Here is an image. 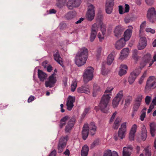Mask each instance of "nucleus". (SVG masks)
I'll use <instances>...</instances> for the list:
<instances>
[{
  "instance_id": "obj_1",
  "label": "nucleus",
  "mask_w": 156,
  "mask_h": 156,
  "mask_svg": "<svg viewBox=\"0 0 156 156\" xmlns=\"http://www.w3.org/2000/svg\"><path fill=\"white\" fill-rule=\"evenodd\" d=\"M112 87H108L107 88L104 92L101 100L99 107L101 110L105 113H107L109 109L108 103L110 98Z\"/></svg>"
},
{
  "instance_id": "obj_2",
  "label": "nucleus",
  "mask_w": 156,
  "mask_h": 156,
  "mask_svg": "<svg viewBox=\"0 0 156 156\" xmlns=\"http://www.w3.org/2000/svg\"><path fill=\"white\" fill-rule=\"evenodd\" d=\"M88 51L87 48H83L80 49L77 53L75 58L76 64L78 67L84 65L87 58Z\"/></svg>"
},
{
  "instance_id": "obj_3",
  "label": "nucleus",
  "mask_w": 156,
  "mask_h": 156,
  "mask_svg": "<svg viewBox=\"0 0 156 156\" xmlns=\"http://www.w3.org/2000/svg\"><path fill=\"white\" fill-rule=\"evenodd\" d=\"M94 69L91 66L87 67L85 70L83 74L84 81L87 83L92 80L94 76Z\"/></svg>"
},
{
  "instance_id": "obj_4",
  "label": "nucleus",
  "mask_w": 156,
  "mask_h": 156,
  "mask_svg": "<svg viewBox=\"0 0 156 156\" xmlns=\"http://www.w3.org/2000/svg\"><path fill=\"white\" fill-rule=\"evenodd\" d=\"M147 17L148 20L151 23H154L156 21V12L154 8H149L147 11Z\"/></svg>"
},
{
  "instance_id": "obj_5",
  "label": "nucleus",
  "mask_w": 156,
  "mask_h": 156,
  "mask_svg": "<svg viewBox=\"0 0 156 156\" xmlns=\"http://www.w3.org/2000/svg\"><path fill=\"white\" fill-rule=\"evenodd\" d=\"M141 67L136 68L131 73L128 79V82L130 84H131L134 82L137 76L141 72Z\"/></svg>"
},
{
  "instance_id": "obj_6",
  "label": "nucleus",
  "mask_w": 156,
  "mask_h": 156,
  "mask_svg": "<svg viewBox=\"0 0 156 156\" xmlns=\"http://www.w3.org/2000/svg\"><path fill=\"white\" fill-rule=\"evenodd\" d=\"M156 87V78L154 76H150L147 79L145 88L147 90Z\"/></svg>"
},
{
  "instance_id": "obj_7",
  "label": "nucleus",
  "mask_w": 156,
  "mask_h": 156,
  "mask_svg": "<svg viewBox=\"0 0 156 156\" xmlns=\"http://www.w3.org/2000/svg\"><path fill=\"white\" fill-rule=\"evenodd\" d=\"M95 7L92 4L88 6V10L87 13V18L90 21H92L95 16Z\"/></svg>"
},
{
  "instance_id": "obj_8",
  "label": "nucleus",
  "mask_w": 156,
  "mask_h": 156,
  "mask_svg": "<svg viewBox=\"0 0 156 156\" xmlns=\"http://www.w3.org/2000/svg\"><path fill=\"white\" fill-rule=\"evenodd\" d=\"M55 75V73H53L49 77L48 80L45 81V85L46 87L51 88L54 87L56 81Z\"/></svg>"
},
{
  "instance_id": "obj_9",
  "label": "nucleus",
  "mask_w": 156,
  "mask_h": 156,
  "mask_svg": "<svg viewBox=\"0 0 156 156\" xmlns=\"http://www.w3.org/2000/svg\"><path fill=\"white\" fill-rule=\"evenodd\" d=\"M126 131V122L123 123L119 128L118 132V136L120 138V140H122L125 137Z\"/></svg>"
},
{
  "instance_id": "obj_10",
  "label": "nucleus",
  "mask_w": 156,
  "mask_h": 156,
  "mask_svg": "<svg viewBox=\"0 0 156 156\" xmlns=\"http://www.w3.org/2000/svg\"><path fill=\"white\" fill-rule=\"evenodd\" d=\"M68 139L67 136L62 137L60 139L58 147V153H60L62 151L63 149L66 146Z\"/></svg>"
},
{
  "instance_id": "obj_11",
  "label": "nucleus",
  "mask_w": 156,
  "mask_h": 156,
  "mask_svg": "<svg viewBox=\"0 0 156 156\" xmlns=\"http://www.w3.org/2000/svg\"><path fill=\"white\" fill-rule=\"evenodd\" d=\"M99 28V25L97 23H94L92 25L91 32L90 36V40L91 42L95 39Z\"/></svg>"
},
{
  "instance_id": "obj_12",
  "label": "nucleus",
  "mask_w": 156,
  "mask_h": 156,
  "mask_svg": "<svg viewBox=\"0 0 156 156\" xmlns=\"http://www.w3.org/2000/svg\"><path fill=\"white\" fill-rule=\"evenodd\" d=\"M99 28V25L97 23H94L92 25L91 32L90 36V40L91 42L95 39Z\"/></svg>"
},
{
  "instance_id": "obj_13",
  "label": "nucleus",
  "mask_w": 156,
  "mask_h": 156,
  "mask_svg": "<svg viewBox=\"0 0 156 156\" xmlns=\"http://www.w3.org/2000/svg\"><path fill=\"white\" fill-rule=\"evenodd\" d=\"M81 3V0H69L67 3V6L69 9H72L74 7H78Z\"/></svg>"
},
{
  "instance_id": "obj_14",
  "label": "nucleus",
  "mask_w": 156,
  "mask_h": 156,
  "mask_svg": "<svg viewBox=\"0 0 156 156\" xmlns=\"http://www.w3.org/2000/svg\"><path fill=\"white\" fill-rule=\"evenodd\" d=\"M114 5V0H107L105 4V10L107 13L110 14Z\"/></svg>"
},
{
  "instance_id": "obj_15",
  "label": "nucleus",
  "mask_w": 156,
  "mask_h": 156,
  "mask_svg": "<svg viewBox=\"0 0 156 156\" xmlns=\"http://www.w3.org/2000/svg\"><path fill=\"white\" fill-rule=\"evenodd\" d=\"M75 122V119L73 118L70 119L66 126L65 132L68 133L72 129L73 127Z\"/></svg>"
},
{
  "instance_id": "obj_16",
  "label": "nucleus",
  "mask_w": 156,
  "mask_h": 156,
  "mask_svg": "<svg viewBox=\"0 0 156 156\" xmlns=\"http://www.w3.org/2000/svg\"><path fill=\"white\" fill-rule=\"evenodd\" d=\"M75 101V98L74 97L69 96L67 99L66 104L68 110L70 111L72 110L73 107V103Z\"/></svg>"
},
{
  "instance_id": "obj_17",
  "label": "nucleus",
  "mask_w": 156,
  "mask_h": 156,
  "mask_svg": "<svg viewBox=\"0 0 156 156\" xmlns=\"http://www.w3.org/2000/svg\"><path fill=\"white\" fill-rule=\"evenodd\" d=\"M77 90L79 93H85L88 94L90 93V87L88 85L85 84L78 88Z\"/></svg>"
},
{
  "instance_id": "obj_18",
  "label": "nucleus",
  "mask_w": 156,
  "mask_h": 156,
  "mask_svg": "<svg viewBox=\"0 0 156 156\" xmlns=\"http://www.w3.org/2000/svg\"><path fill=\"white\" fill-rule=\"evenodd\" d=\"M89 132L88 130V124H84L82 132V137L84 140L86 139L88 136Z\"/></svg>"
},
{
  "instance_id": "obj_19",
  "label": "nucleus",
  "mask_w": 156,
  "mask_h": 156,
  "mask_svg": "<svg viewBox=\"0 0 156 156\" xmlns=\"http://www.w3.org/2000/svg\"><path fill=\"white\" fill-rule=\"evenodd\" d=\"M132 29L133 27L130 26L129 27V28L127 29L124 32V37L123 38L126 41H127L130 38L132 34Z\"/></svg>"
},
{
  "instance_id": "obj_20",
  "label": "nucleus",
  "mask_w": 156,
  "mask_h": 156,
  "mask_svg": "<svg viewBox=\"0 0 156 156\" xmlns=\"http://www.w3.org/2000/svg\"><path fill=\"white\" fill-rule=\"evenodd\" d=\"M97 128V126L94 122H91L89 125H88V130L92 136H93L95 134Z\"/></svg>"
},
{
  "instance_id": "obj_21",
  "label": "nucleus",
  "mask_w": 156,
  "mask_h": 156,
  "mask_svg": "<svg viewBox=\"0 0 156 156\" xmlns=\"http://www.w3.org/2000/svg\"><path fill=\"white\" fill-rule=\"evenodd\" d=\"M147 45V41L146 38L144 37L140 38L138 46V49L141 50L144 49Z\"/></svg>"
},
{
  "instance_id": "obj_22",
  "label": "nucleus",
  "mask_w": 156,
  "mask_h": 156,
  "mask_svg": "<svg viewBox=\"0 0 156 156\" xmlns=\"http://www.w3.org/2000/svg\"><path fill=\"white\" fill-rule=\"evenodd\" d=\"M106 27L105 26H104V27H102V26L101 27V33H99L98 34V37L99 38V40L100 41H102L104 39L105 36L106 34Z\"/></svg>"
},
{
  "instance_id": "obj_23",
  "label": "nucleus",
  "mask_w": 156,
  "mask_h": 156,
  "mask_svg": "<svg viewBox=\"0 0 156 156\" xmlns=\"http://www.w3.org/2000/svg\"><path fill=\"white\" fill-rule=\"evenodd\" d=\"M137 126L136 124H134L133 125L130 131L129 139L130 140H133L134 139L135 134L136 132Z\"/></svg>"
},
{
  "instance_id": "obj_24",
  "label": "nucleus",
  "mask_w": 156,
  "mask_h": 156,
  "mask_svg": "<svg viewBox=\"0 0 156 156\" xmlns=\"http://www.w3.org/2000/svg\"><path fill=\"white\" fill-rule=\"evenodd\" d=\"M117 114L116 112H115L113 114L109 121V123L112 124L115 120L112 126L113 128L115 129H117V118L115 119V117Z\"/></svg>"
},
{
  "instance_id": "obj_25",
  "label": "nucleus",
  "mask_w": 156,
  "mask_h": 156,
  "mask_svg": "<svg viewBox=\"0 0 156 156\" xmlns=\"http://www.w3.org/2000/svg\"><path fill=\"white\" fill-rule=\"evenodd\" d=\"M38 76L41 81H44L45 80L47 79L48 75L42 71L38 69Z\"/></svg>"
},
{
  "instance_id": "obj_26",
  "label": "nucleus",
  "mask_w": 156,
  "mask_h": 156,
  "mask_svg": "<svg viewBox=\"0 0 156 156\" xmlns=\"http://www.w3.org/2000/svg\"><path fill=\"white\" fill-rule=\"evenodd\" d=\"M120 69L119 73V75L121 76L125 75L126 73L127 70L128 69V67L126 65L121 64L120 66Z\"/></svg>"
},
{
  "instance_id": "obj_27",
  "label": "nucleus",
  "mask_w": 156,
  "mask_h": 156,
  "mask_svg": "<svg viewBox=\"0 0 156 156\" xmlns=\"http://www.w3.org/2000/svg\"><path fill=\"white\" fill-rule=\"evenodd\" d=\"M129 48H126L123 49L121 51L120 56L119 59H123L126 58L129 54Z\"/></svg>"
},
{
  "instance_id": "obj_28",
  "label": "nucleus",
  "mask_w": 156,
  "mask_h": 156,
  "mask_svg": "<svg viewBox=\"0 0 156 156\" xmlns=\"http://www.w3.org/2000/svg\"><path fill=\"white\" fill-rule=\"evenodd\" d=\"M103 19V16L101 14H99L98 15L97 18L96 19V22L95 23H97L99 25V26L101 27L102 25V27H103L104 26H105L102 23V21Z\"/></svg>"
},
{
  "instance_id": "obj_29",
  "label": "nucleus",
  "mask_w": 156,
  "mask_h": 156,
  "mask_svg": "<svg viewBox=\"0 0 156 156\" xmlns=\"http://www.w3.org/2000/svg\"><path fill=\"white\" fill-rule=\"evenodd\" d=\"M54 57L55 60L61 66L63 67V65L62 61V58L60 57L58 52H57L54 54Z\"/></svg>"
},
{
  "instance_id": "obj_30",
  "label": "nucleus",
  "mask_w": 156,
  "mask_h": 156,
  "mask_svg": "<svg viewBox=\"0 0 156 156\" xmlns=\"http://www.w3.org/2000/svg\"><path fill=\"white\" fill-rule=\"evenodd\" d=\"M141 130V139L143 141H144L147 136V130L145 126H142Z\"/></svg>"
},
{
  "instance_id": "obj_31",
  "label": "nucleus",
  "mask_w": 156,
  "mask_h": 156,
  "mask_svg": "<svg viewBox=\"0 0 156 156\" xmlns=\"http://www.w3.org/2000/svg\"><path fill=\"white\" fill-rule=\"evenodd\" d=\"M70 119L69 117L68 116H66L63 117L60 120L59 124V127L60 128H62L64 126L66 123V121Z\"/></svg>"
},
{
  "instance_id": "obj_32",
  "label": "nucleus",
  "mask_w": 156,
  "mask_h": 156,
  "mask_svg": "<svg viewBox=\"0 0 156 156\" xmlns=\"http://www.w3.org/2000/svg\"><path fill=\"white\" fill-rule=\"evenodd\" d=\"M76 15L75 11H72L67 13L65 15V17L67 20H71L74 18Z\"/></svg>"
},
{
  "instance_id": "obj_33",
  "label": "nucleus",
  "mask_w": 156,
  "mask_h": 156,
  "mask_svg": "<svg viewBox=\"0 0 156 156\" xmlns=\"http://www.w3.org/2000/svg\"><path fill=\"white\" fill-rule=\"evenodd\" d=\"M126 41L123 38H121L119 41H118V49H120L124 47Z\"/></svg>"
},
{
  "instance_id": "obj_34",
  "label": "nucleus",
  "mask_w": 156,
  "mask_h": 156,
  "mask_svg": "<svg viewBox=\"0 0 156 156\" xmlns=\"http://www.w3.org/2000/svg\"><path fill=\"white\" fill-rule=\"evenodd\" d=\"M150 131L151 136H154L155 135V132L156 130V124L154 123H151L150 125Z\"/></svg>"
},
{
  "instance_id": "obj_35",
  "label": "nucleus",
  "mask_w": 156,
  "mask_h": 156,
  "mask_svg": "<svg viewBox=\"0 0 156 156\" xmlns=\"http://www.w3.org/2000/svg\"><path fill=\"white\" fill-rule=\"evenodd\" d=\"M151 60V56L150 54L148 53L145 55L143 58V61L144 63L143 66L141 68H142L145 66L146 65V64L149 62Z\"/></svg>"
},
{
  "instance_id": "obj_36",
  "label": "nucleus",
  "mask_w": 156,
  "mask_h": 156,
  "mask_svg": "<svg viewBox=\"0 0 156 156\" xmlns=\"http://www.w3.org/2000/svg\"><path fill=\"white\" fill-rule=\"evenodd\" d=\"M104 156H117V153L115 151L112 152L111 150H108L104 152Z\"/></svg>"
},
{
  "instance_id": "obj_37",
  "label": "nucleus",
  "mask_w": 156,
  "mask_h": 156,
  "mask_svg": "<svg viewBox=\"0 0 156 156\" xmlns=\"http://www.w3.org/2000/svg\"><path fill=\"white\" fill-rule=\"evenodd\" d=\"M114 54L111 53L110 54L107 58V63L108 65H110L114 60Z\"/></svg>"
},
{
  "instance_id": "obj_38",
  "label": "nucleus",
  "mask_w": 156,
  "mask_h": 156,
  "mask_svg": "<svg viewBox=\"0 0 156 156\" xmlns=\"http://www.w3.org/2000/svg\"><path fill=\"white\" fill-rule=\"evenodd\" d=\"M57 2L56 5L59 8L62 7L66 3V0H56Z\"/></svg>"
},
{
  "instance_id": "obj_39",
  "label": "nucleus",
  "mask_w": 156,
  "mask_h": 156,
  "mask_svg": "<svg viewBox=\"0 0 156 156\" xmlns=\"http://www.w3.org/2000/svg\"><path fill=\"white\" fill-rule=\"evenodd\" d=\"M143 98V95L141 94H138L134 100V102L141 104Z\"/></svg>"
},
{
  "instance_id": "obj_40",
  "label": "nucleus",
  "mask_w": 156,
  "mask_h": 156,
  "mask_svg": "<svg viewBox=\"0 0 156 156\" xmlns=\"http://www.w3.org/2000/svg\"><path fill=\"white\" fill-rule=\"evenodd\" d=\"M147 110L146 108H144L141 111V113L140 116V119L141 121H143L144 120L146 116V111Z\"/></svg>"
},
{
  "instance_id": "obj_41",
  "label": "nucleus",
  "mask_w": 156,
  "mask_h": 156,
  "mask_svg": "<svg viewBox=\"0 0 156 156\" xmlns=\"http://www.w3.org/2000/svg\"><path fill=\"white\" fill-rule=\"evenodd\" d=\"M77 82L75 80H73L71 86V91L73 92L75 91L76 86Z\"/></svg>"
},
{
  "instance_id": "obj_42",
  "label": "nucleus",
  "mask_w": 156,
  "mask_h": 156,
  "mask_svg": "<svg viewBox=\"0 0 156 156\" xmlns=\"http://www.w3.org/2000/svg\"><path fill=\"white\" fill-rule=\"evenodd\" d=\"M140 105V104L134 102L133 108V111L134 112H136L139 109Z\"/></svg>"
},
{
  "instance_id": "obj_43",
  "label": "nucleus",
  "mask_w": 156,
  "mask_h": 156,
  "mask_svg": "<svg viewBox=\"0 0 156 156\" xmlns=\"http://www.w3.org/2000/svg\"><path fill=\"white\" fill-rule=\"evenodd\" d=\"M132 98L131 97H128L125 100V107L126 108L130 104L132 100Z\"/></svg>"
},
{
  "instance_id": "obj_44",
  "label": "nucleus",
  "mask_w": 156,
  "mask_h": 156,
  "mask_svg": "<svg viewBox=\"0 0 156 156\" xmlns=\"http://www.w3.org/2000/svg\"><path fill=\"white\" fill-rule=\"evenodd\" d=\"M90 109V108L89 107H86L85 108L83 113L81 115V117L82 118H84L86 115L89 113Z\"/></svg>"
},
{
  "instance_id": "obj_45",
  "label": "nucleus",
  "mask_w": 156,
  "mask_h": 156,
  "mask_svg": "<svg viewBox=\"0 0 156 156\" xmlns=\"http://www.w3.org/2000/svg\"><path fill=\"white\" fill-rule=\"evenodd\" d=\"M126 147H124L123 149V156H130L131 153L129 151L126 150Z\"/></svg>"
},
{
  "instance_id": "obj_46",
  "label": "nucleus",
  "mask_w": 156,
  "mask_h": 156,
  "mask_svg": "<svg viewBox=\"0 0 156 156\" xmlns=\"http://www.w3.org/2000/svg\"><path fill=\"white\" fill-rule=\"evenodd\" d=\"M123 91L120 90L118 93V105L119 104V102L121 100L123 97Z\"/></svg>"
},
{
  "instance_id": "obj_47",
  "label": "nucleus",
  "mask_w": 156,
  "mask_h": 156,
  "mask_svg": "<svg viewBox=\"0 0 156 156\" xmlns=\"http://www.w3.org/2000/svg\"><path fill=\"white\" fill-rule=\"evenodd\" d=\"M108 69H106L105 66L102 65L101 68V73L102 75H105L107 74L109 72Z\"/></svg>"
},
{
  "instance_id": "obj_48",
  "label": "nucleus",
  "mask_w": 156,
  "mask_h": 156,
  "mask_svg": "<svg viewBox=\"0 0 156 156\" xmlns=\"http://www.w3.org/2000/svg\"><path fill=\"white\" fill-rule=\"evenodd\" d=\"M125 29L121 25L118 26V35L120 34L124 31Z\"/></svg>"
},
{
  "instance_id": "obj_49",
  "label": "nucleus",
  "mask_w": 156,
  "mask_h": 156,
  "mask_svg": "<svg viewBox=\"0 0 156 156\" xmlns=\"http://www.w3.org/2000/svg\"><path fill=\"white\" fill-rule=\"evenodd\" d=\"M112 106L114 108H115L117 106V94L115 96V98L112 101Z\"/></svg>"
},
{
  "instance_id": "obj_50",
  "label": "nucleus",
  "mask_w": 156,
  "mask_h": 156,
  "mask_svg": "<svg viewBox=\"0 0 156 156\" xmlns=\"http://www.w3.org/2000/svg\"><path fill=\"white\" fill-rule=\"evenodd\" d=\"M144 150L145 152L146 156H151V153L148 147H146Z\"/></svg>"
},
{
  "instance_id": "obj_51",
  "label": "nucleus",
  "mask_w": 156,
  "mask_h": 156,
  "mask_svg": "<svg viewBox=\"0 0 156 156\" xmlns=\"http://www.w3.org/2000/svg\"><path fill=\"white\" fill-rule=\"evenodd\" d=\"M151 97L148 96H147L145 98V102L147 105L149 104L151 100Z\"/></svg>"
},
{
  "instance_id": "obj_52",
  "label": "nucleus",
  "mask_w": 156,
  "mask_h": 156,
  "mask_svg": "<svg viewBox=\"0 0 156 156\" xmlns=\"http://www.w3.org/2000/svg\"><path fill=\"white\" fill-rule=\"evenodd\" d=\"M146 74L147 73L146 72H145L141 76L139 81V83L140 84H141L142 83L144 79L146 76Z\"/></svg>"
},
{
  "instance_id": "obj_53",
  "label": "nucleus",
  "mask_w": 156,
  "mask_h": 156,
  "mask_svg": "<svg viewBox=\"0 0 156 156\" xmlns=\"http://www.w3.org/2000/svg\"><path fill=\"white\" fill-rule=\"evenodd\" d=\"M145 31L147 32H150L151 33L153 34L155 32V31L154 29H152L150 28H146L145 29Z\"/></svg>"
},
{
  "instance_id": "obj_54",
  "label": "nucleus",
  "mask_w": 156,
  "mask_h": 156,
  "mask_svg": "<svg viewBox=\"0 0 156 156\" xmlns=\"http://www.w3.org/2000/svg\"><path fill=\"white\" fill-rule=\"evenodd\" d=\"M146 22H143L140 25V31H142L146 26Z\"/></svg>"
},
{
  "instance_id": "obj_55",
  "label": "nucleus",
  "mask_w": 156,
  "mask_h": 156,
  "mask_svg": "<svg viewBox=\"0 0 156 156\" xmlns=\"http://www.w3.org/2000/svg\"><path fill=\"white\" fill-rule=\"evenodd\" d=\"M82 150L84 151V152L88 153L89 148L88 147L85 145L82 147Z\"/></svg>"
},
{
  "instance_id": "obj_56",
  "label": "nucleus",
  "mask_w": 156,
  "mask_h": 156,
  "mask_svg": "<svg viewBox=\"0 0 156 156\" xmlns=\"http://www.w3.org/2000/svg\"><path fill=\"white\" fill-rule=\"evenodd\" d=\"M101 50L102 48L101 47H99L97 49V57H99L100 56Z\"/></svg>"
},
{
  "instance_id": "obj_57",
  "label": "nucleus",
  "mask_w": 156,
  "mask_h": 156,
  "mask_svg": "<svg viewBox=\"0 0 156 156\" xmlns=\"http://www.w3.org/2000/svg\"><path fill=\"white\" fill-rule=\"evenodd\" d=\"M154 0H145V2L148 5H151L154 3Z\"/></svg>"
},
{
  "instance_id": "obj_58",
  "label": "nucleus",
  "mask_w": 156,
  "mask_h": 156,
  "mask_svg": "<svg viewBox=\"0 0 156 156\" xmlns=\"http://www.w3.org/2000/svg\"><path fill=\"white\" fill-rule=\"evenodd\" d=\"M125 6V11L124 12H129V5L127 4H126Z\"/></svg>"
},
{
  "instance_id": "obj_59",
  "label": "nucleus",
  "mask_w": 156,
  "mask_h": 156,
  "mask_svg": "<svg viewBox=\"0 0 156 156\" xmlns=\"http://www.w3.org/2000/svg\"><path fill=\"white\" fill-rule=\"evenodd\" d=\"M119 12L120 14H122L124 13L123 11V8L122 6L119 5Z\"/></svg>"
},
{
  "instance_id": "obj_60",
  "label": "nucleus",
  "mask_w": 156,
  "mask_h": 156,
  "mask_svg": "<svg viewBox=\"0 0 156 156\" xmlns=\"http://www.w3.org/2000/svg\"><path fill=\"white\" fill-rule=\"evenodd\" d=\"M98 141L97 140L94 141L91 146V148H93L95 146L98 145Z\"/></svg>"
},
{
  "instance_id": "obj_61",
  "label": "nucleus",
  "mask_w": 156,
  "mask_h": 156,
  "mask_svg": "<svg viewBox=\"0 0 156 156\" xmlns=\"http://www.w3.org/2000/svg\"><path fill=\"white\" fill-rule=\"evenodd\" d=\"M34 99V97L33 96H31L28 100V102H30L33 101Z\"/></svg>"
},
{
  "instance_id": "obj_62",
  "label": "nucleus",
  "mask_w": 156,
  "mask_h": 156,
  "mask_svg": "<svg viewBox=\"0 0 156 156\" xmlns=\"http://www.w3.org/2000/svg\"><path fill=\"white\" fill-rule=\"evenodd\" d=\"M56 154V151L55 150H53L51 152L49 156H55Z\"/></svg>"
},
{
  "instance_id": "obj_63",
  "label": "nucleus",
  "mask_w": 156,
  "mask_h": 156,
  "mask_svg": "<svg viewBox=\"0 0 156 156\" xmlns=\"http://www.w3.org/2000/svg\"><path fill=\"white\" fill-rule=\"evenodd\" d=\"M88 153L84 152V151L82 149L81 151V156H87Z\"/></svg>"
},
{
  "instance_id": "obj_64",
  "label": "nucleus",
  "mask_w": 156,
  "mask_h": 156,
  "mask_svg": "<svg viewBox=\"0 0 156 156\" xmlns=\"http://www.w3.org/2000/svg\"><path fill=\"white\" fill-rule=\"evenodd\" d=\"M151 104L155 106L156 105V97H155L153 99Z\"/></svg>"
}]
</instances>
